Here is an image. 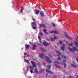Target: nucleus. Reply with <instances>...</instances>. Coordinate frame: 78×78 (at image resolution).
<instances>
[{"label":"nucleus","instance_id":"f257e3e1","mask_svg":"<svg viewBox=\"0 0 78 78\" xmlns=\"http://www.w3.org/2000/svg\"><path fill=\"white\" fill-rule=\"evenodd\" d=\"M39 55L41 59H44H44L48 62L51 63L52 61L51 60L49 57L45 56V54L44 53L40 54Z\"/></svg>","mask_w":78,"mask_h":78},{"label":"nucleus","instance_id":"f03ea898","mask_svg":"<svg viewBox=\"0 0 78 78\" xmlns=\"http://www.w3.org/2000/svg\"><path fill=\"white\" fill-rule=\"evenodd\" d=\"M55 52L57 54V56H58V60H59L60 61H61L62 58L60 57H61L62 58H63V59H66V56L64 55H62L61 54V52H59V51H58L57 50L55 51Z\"/></svg>","mask_w":78,"mask_h":78},{"label":"nucleus","instance_id":"7ed1b4c3","mask_svg":"<svg viewBox=\"0 0 78 78\" xmlns=\"http://www.w3.org/2000/svg\"><path fill=\"white\" fill-rule=\"evenodd\" d=\"M68 48L69 50V51H71L73 53H74V52H75V51L76 50V51H78V49H77V48H76L75 47H73V48H71L69 47H68Z\"/></svg>","mask_w":78,"mask_h":78},{"label":"nucleus","instance_id":"20e7f679","mask_svg":"<svg viewBox=\"0 0 78 78\" xmlns=\"http://www.w3.org/2000/svg\"><path fill=\"white\" fill-rule=\"evenodd\" d=\"M47 68H48V69H46V72L48 73H50V74H53V72L50 71V69L51 68V66L48 65L47 66Z\"/></svg>","mask_w":78,"mask_h":78},{"label":"nucleus","instance_id":"39448f33","mask_svg":"<svg viewBox=\"0 0 78 78\" xmlns=\"http://www.w3.org/2000/svg\"><path fill=\"white\" fill-rule=\"evenodd\" d=\"M35 73H36L37 74H39L42 73V70H40L39 71H38V70L37 69H35Z\"/></svg>","mask_w":78,"mask_h":78},{"label":"nucleus","instance_id":"423d86ee","mask_svg":"<svg viewBox=\"0 0 78 78\" xmlns=\"http://www.w3.org/2000/svg\"><path fill=\"white\" fill-rule=\"evenodd\" d=\"M50 33H54V34H58V31L56 30H52L51 31H50Z\"/></svg>","mask_w":78,"mask_h":78},{"label":"nucleus","instance_id":"0eeeda50","mask_svg":"<svg viewBox=\"0 0 78 78\" xmlns=\"http://www.w3.org/2000/svg\"><path fill=\"white\" fill-rule=\"evenodd\" d=\"M65 36L66 37H67L68 39H69L70 40H72V39H73V38L68 36L67 34L65 35Z\"/></svg>","mask_w":78,"mask_h":78},{"label":"nucleus","instance_id":"6e6552de","mask_svg":"<svg viewBox=\"0 0 78 78\" xmlns=\"http://www.w3.org/2000/svg\"><path fill=\"white\" fill-rule=\"evenodd\" d=\"M30 62L32 63L33 67H36V63L33 62L32 61H31Z\"/></svg>","mask_w":78,"mask_h":78},{"label":"nucleus","instance_id":"1a4fd4ad","mask_svg":"<svg viewBox=\"0 0 78 78\" xmlns=\"http://www.w3.org/2000/svg\"><path fill=\"white\" fill-rule=\"evenodd\" d=\"M50 38L51 41H55V39H58V37H54V38H53L51 37Z\"/></svg>","mask_w":78,"mask_h":78},{"label":"nucleus","instance_id":"9d476101","mask_svg":"<svg viewBox=\"0 0 78 78\" xmlns=\"http://www.w3.org/2000/svg\"><path fill=\"white\" fill-rule=\"evenodd\" d=\"M65 62H66V60H64L63 61V62H61V64L62 65H64V67L65 68H66V63H64Z\"/></svg>","mask_w":78,"mask_h":78},{"label":"nucleus","instance_id":"9b49d317","mask_svg":"<svg viewBox=\"0 0 78 78\" xmlns=\"http://www.w3.org/2000/svg\"><path fill=\"white\" fill-rule=\"evenodd\" d=\"M29 67L30 70V72L31 73H33V69H34V68L30 66Z\"/></svg>","mask_w":78,"mask_h":78},{"label":"nucleus","instance_id":"f8f14e48","mask_svg":"<svg viewBox=\"0 0 78 78\" xmlns=\"http://www.w3.org/2000/svg\"><path fill=\"white\" fill-rule=\"evenodd\" d=\"M40 14L42 17H44V12L42 11H41L40 12Z\"/></svg>","mask_w":78,"mask_h":78},{"label":"nucleus","instance_id":"ddd939ff","mask_svg":"<svg viewBox=\"0 0 78 78\" xmlns=\"http://www.w3.org/2000/svg\"><path fill=\"white\" fill-rule=\"evenodd\" d=\"M43 45H44V46H46L47 47V45H48L49 44V43H47L46 42H43Z\"/></svg>","mask_w":78,"mask_h":78},{"label":"nucleus","instance_id":"4468645a","mask_svg":"<svg viewBox=\"0 0 78 78\" xmlns=\"http://www.w3.org/2000/svg\"><path fill=\"white\" fill-rule=\"evenodd\" d=\"M41 51H43V52H46L47 51V50L44 49L42 48H41Z\"/></svg>","mask_w":78,"mask_h":78},{"label":"nucleus","instance_id":"2eb2a0df","mask_svg":"<svg viewBox=\"0 0 78 78\" xmlns=\"http://www.w3.org/2000/svg\"><path fill=\"white\" fill-rule=\"evenodd\" d=\"M39 25L40 27H43V28H45V26L44 24H40Z\"/></svg>","mask_w":78,"mask_h":78},{"label":"nucleus","instance_id":"dca6fc26","mask_svg":"<svg viewBox=\"0 0 78 78\" xmlns=\"http://www.w3.org/2000/svg\"><path fill=\"white\" fill-rule=\"evenodd\" d=\"M25 47H26V48H27V49H28V48H29V47H31V46L29 45V44H25Z\"/></svg>","mask_w":78,"mask_h":78},{"label":"nucleus","instance_id":"f3484780","mask_svg":"<svg viewBox=\"0 0 78 78\" xmlns=\"http://www.w3.org/2000/svg\"><path fill=\"white\" fill-rule=\"evenodd\" d=\"M35 12L36 15H38V14H39L40 12L39 10H37Z\"/></svg>","mask_w":78,"mask_h":78},{"label":"nucleus","instance_id":"a211bd4d","mask_svg":"<svg viewBox=\"0 0 78 78\" xmlns=\"http://www.w3.org/2000/svg\"><path fill=\"white\" fill-rule=\"evenodd\" d=\"M74 44L76 47H78V43L76 41H74Z\"/></svg>","mask_w":78,"mask_h":78},{"label":"nucleus","instance_id":"6ab92c4d","mask_svg":"<svg viewBox=\"0 0 78 78\" xmlns=\"http://www.w3.org/2000/svg\"><path fill=\"white\" fill-rule=\"evenodd\" d=\"M37 46L36 45H33V47L32 48L33 50H35V48H36V47Z\"/></svg>","mask_w":78,"mask_h":78},{"label":"nucleus","instance_id":"aec40b11","mask_svg":"<svg viewBox=\"0 0 78 78\" xmlns=\"http://www.w3.org/2000/svg\"><path fill=\"white\" fill-rule=\"evenodd\" d=\"M61 49L62 50V51H64V48H65V47L64 46L61 47Z\"/></svg>","mask_w":78,"mask_h":78},{"label":"nucleus","instance_id":"412c9836","mask_svg":"<svg viewBox=\"0 0 78 78\" xmlns=\"http://www.w3.org/2000/svg\"><path fill=\"white\" fill-rule=\"evenodd\" d=\"M38 38L40 42V43H42V42H41V37H40V36H38Z\"/></svg>","mask_w":78,"mask_h":78},{"label":"nucleus","instance_id":"4be33fe9","mask_svg":"<svg viewBox=\"0 0 78 78\" xmlns=\"http://www.w3.org/2000/svg\"><path fill=\"white\" fill-rule=\"evenodd\" d=\"M43 31L44 32V33H45V34H48V33L47 32V30L44 29Z\"/></svg>","mask_w":78,"mask_h":78},{"label":"nucleus","instance_id":"5701e85b","mask_svg":"<svg viewBox=\"0 0 78 78\" xmlns=\"http://www.w3.org/2000/svg\"><path fill=\"white\" fill-rule=\"evenodd\" d=\"M54 63L55 65L57 64H59V62L55 61L54 62Z\"/></svg>","mask_w":78,"mask_h":78},{"label":"nucleus","instance_id":"b1692460","mask_svg":"<svg viewBox=\"0 0 78 78\" xmlns=\"http://www.w3.org/2000/svg\"><path fill=\"white\" fill-rule=\"evenodd\" d=\"M31 24L32 25H36V23L34 22H32L31 23Z\"/></svg>","mask_w":78,"mask_h":78},{"label":"nucleus","instance_id":"393cba45","mask_svg":"<svg viewBox=\"0 0 78 78\" xmlns=\"http://www.w3.org/2000/svg\"><path fill=\"white\" fill-rule=\"evenodd\" d=\"M71 66L73 67H76V66L73 65V64H71Z\"/></svg>","mask_w":78,"mask_h":78},{"label":"nucleus","instance_id":"a878e982","mask_svg":"<svg viewBox=\"0 0 78 78\" xmlns=\"http://www.w3.org/2000/svg\"><path fill=\"white\" fill-rule=\"evenodd\" d=\"M56 68H59V69H61V67H60V66H59V65H56Z\"/></svg>","mask_w":78,"mask_h":78},{"label":"nucleus","instance_id":"bb28decb","mask_svg":"<svg viewBox=\"0 0 78 78\" xmlns=\"http://www.w3.org/2000/svg\"><path fill=\"white\" fill-rule=\"evenodd\" d=\"M32 27L33 29H37V27H34V26L33 25L32 26Z\"/></svg>","mask_w":78,"mask_h":78},{"label":"nucleus","instance_id":"cd10ccee","mask_svg":"<svg viewBox=\"0 0 78 78\" xmlns=\"http://www.w3.org/2000/svg\"><path fill=\"white\" fill-rule=\"evenodd\" d=\"M25 61L26 62H27V63H29V61L28 60H27L26 59L25 60Z\"/></svg>","mask_w":78,"mask_h":78},{"label":"nucleus","instance_id":"c85d7f7f","mask_svg":"<svg viewBox=\"0 0 78 78\" xmlns=\"http://www.w3.org/2000/svg\"><path fill=\"white\" fill-rule=\"evenodd\" d=\"M40 36H43V33H42V32H40Z\"/></svg>","mask_w":78,"mask_h":78},{"label":"nucleus","instance_id":"c756f323","mask_svg":"<svg viewBox=\"0 0 78 78\" xmlns=\"http://www.w3.org/2000/svg\"><path fill=\"white\" fill-rule=\"evenodd\" d=\"M32 20H33L34 21V22H36V20H35V19L33 18H32Z\"/></svg>","mask_w":78,"mask_h":78},{"label":"nucleus","instance_id":"7c9ffc66","mask_svg":"<svg viewBox=\"0 0 78 78\" xmlns=\"http://www.w3.org/2000/svg\"><path fill=\"white\" fill-rule=\"evenodd\" d=\"M58 43H59V44H62V41H60Z\"/></svg>","mask_w":78,"mask_h":78},{"label":"nucleus","instance_id":"2f4dec72","mask_svg":"<svg viewBox=\"0 0 78 78\" xmlns=\"http://www.w3.org/2000/svg\"><path fill=\"white\" fill-rule=\"evenodd\" d=\"M73 44L72 43H71L70 44H69L68 45L69 46H72V45Z\"/></svg>","mask_w":78,"mask_h":78},{"label":"nucleus","instance_id":"473e14b6","mask_svg":"<svg viewBox=\"0 0 78 78\" xmlns=\"http://www.w3.org/2000/svg\"><path fill=\"white\" fill-rule=\"evenodd\" d=\"M43 66H44V67H46V65H45V63H43Z\"/></svg>","mask_w":78,"mask_h":78},{"label":"nucleus","instance_id":"72a5a7b5","mask_svg":"<svg viewBox=\"0 0 78 78\" xmlns=\"http://www.w3.org/2000/svg\"><path fill=\"white\" fill-rule=\"evenodd\" d=\"M68 78H73V76H69L68 77Z\"/></svg>","mask_w":78,"mask_h":78},{"label":"nucleus","instance_id":"f704fd0d","mask_svg":"<svg viewBox=\"0 0 78 78\" xmlns=\"http://www.w3.org/2000/svg\"><path fill=\"white\" fill-rule=\"evenodd\" d=\"M76 41H78V38L77 37L76 38Z\"/></svg>","mask_w":78,"mask_h":78},{"label":"nucleus","instance_id":"c9c22d12","mask_svg":"<svg viewBox=\"0 0 78 78\" xmlns=\"http://www.w3.org/2000/svg\"><path fill=\"white\" fill-rule=\"evenodd\" d=\"M30 55H27V56H26V57H30Z\"/></svg>","mask_w":78,"mask_h":78},{"label":"nucleus","instance_id":"e433bc0d","mask_svg":"<svg viewBox=\"0 0 78 78\" xmlns=\"http://www.w3.org/2000/svg\"><path fill=\"white\" fill-rule=\"evenodd\" d=\"M52 25H53V27H55V24L53 23H52Z\"/></svg>","mask_w":78,"mask_h":78},{"label":"nucleus","instance_id":"4c0bfd02","mask_svg":"<svg viewBox=\"0 0 78 78\" xmlns=\"http://www.w3.org/2000/svg\"><path fill=\"white\" fill-rule=\"evenodd\" d=\"M76 61H77V62H78V57H77V58L76 59Z\"/></svg>","mask_w":78,"mask_h":78},{"label":"nucleus","instance_id":"58836bf2","mask_svg":"<svg viewBox=\"0 0 78 78\" xmlns=\"http://www.w3.org/2000/svg\"><path fill=\"white\" fill-rule=\"evenodd\" d=\"M47 40L48 41H50V39L48 38H47Z\"/></svg>","mask_w":78,"mask_h":78},{"label":"nucleus","instance_id":"ea45409f","mask_svg":"<svg viewBox=\"0 0 78 78\" xmlns=\"http://www.w3.org/2000/svg\"><path fill=\"white\" fill-rule=\"evenodd\" d=\"M49 56H50L51 58V55H50V54H49Z\"/></svg>","mask_w":78,"mask_h":78},{"label":"nucleus","instance_id":"a19ab883","mask_svg":"<svg viewBox=\"0 0 78 78\" xmlns=\"http://www.w3.org/2000/svg\"><path fill=\"white\" fill-rule=\"evenodd\" d=\"M20 12H22V9H21L20 11Z\"/></svg>","mask_w":78,"mask_h":78},{"label":"nucleus","instance_id":"79ce46f5","mask_svg":"<svg viewBox=\"0 0 78 78\" xmlns=\"http://www.w3.org/2000/svg\"><path fill=\"white\" fill-rule=\"evenodd\" d=\"M38 45H41V46H43V45L42 44H39Z\"/></svg>","mask_w":78,"mask_h":78},{"label":"nucleus","instance_id":"37998d69","mask_svg":"<svg viewBox=\"0 0 78 78\" xmlns=\"http://www.w3.org/2000/svg\"><path fill=\"white\" fill-rule=\"evenodd\" d=\"M27 55V53H24V55Z\"/></svg>","mask_w":78,"mask_h":78},{"label":"nucleus","instance_id":"c03bdc74","mask_svg":"<svg viewBox=\"0 0 78 78\" xmlns=\"http://www.w3.org/2000/svg\"><path fill=\"white\" fill-rule=\"evenodd\" d=\"M28 70H29V68H27V71H28Z\"/></svg>","mask_w":78,"mask_h":78},{"label":"nucleus","instance_id":"a18cd8bd","mask_svg":"<svg viewBox=\"0 0 78 78\" xmlns=\"http://www.w3.org/2000/svg\"><path fill=\"white\" fill-rule=\"evenodd\" d=\"M48 75V74H46V77H47Z\"/></svg>","mask_w":78,"mask_h":78},{"label":"nucleus","instance_id":"49530a36","mask_svg":"<svg viewBox=\"0 0 78 78\" xmlns=\"http://www.w3.org/2000/svg\"><path fill=\"white\" fill-rule=\"evenodd\" d=\"M26 57H25V56H24L23 58H25Z\"/></svg>","mask_w":78,"mask_h":78},{"label":"nucleus","instance_id":"de8ad7c7","mask_svg":"<svg viewBox=\"0 0 78 78\" xmlns=\"http://www.w3.org/2000/svg\"><path fill=\"white\" fill-rule=\"evenodd\" d=\"M55 48H57V47H56V46H55Z\"/></svg>","mask_w":78,"mask_h":78},{"label":"nucleus","instance_id":"09e8293b","mask_svg":"<svg viewBox=\"0 0 78 78\" xmlns=\"http://www.w3.org/2000/svg\"><path fill=\"white\" fill-rule=\"evenodd\" d=\"M76 78H78V76H76Z\"/></svg>","mask_w":78,"mask_h":78},{"label":"nucleus","instance_id":"8fccbe9b","mask_svg":"<svg viewBox=\"0 0 78 78\" xmlns=\"http://www.w3.org/2000/svg\"><path fill=\"white\" fill-rule=\"evenodd\" d=\"M30 44H31V42H30Z\"/></svg>","mask_w":78,"mask_h":78},{"label":"nucleus","instance_id":"3c124183","mask_svg":"<svg viewBox=\"0 0 78 78\" xmlns=\"http://www.w3.org/2000/svg\"><path fill=\"white\" fill-rule=\"evenodd\" d=\"M64 34H67V33H66V32H65V33H64Z\"/></svg>","mask_w":78,"mask_h":78},{"label":"nucleus","instance_id":"603ef678","mask_svg":"<svg viewBox=\"0 0 78 78\" xmlns=\"http://www.w3.org/2000/svg\"><path fill=\"white\" fill-rule=\"evenodd\" d=\"M76 36H77V38H78V35H76Z\"/></svg>","mask_w":78,"mask_h":78},{"label":"nucleus","instance_id":"864d4df0","mask_svg":"<svg viewBox=\"0 0 78 78\" xmlns=\"http://www.w3.org/2000/svg\"><path fill=\"white\" fill-rule=\"evenodd\" d=\"M55 3H56V2H55Z\"/></svg>","mask_w":78,"mask_h":78},{"label":"nucleus","instance_id":"5fc2aeb1","mask_svg":"<svg viewBox=\"0 0 78 78\" xmlns=\"http://www.w3.org/2000/svg\"><path fill=\"white\" fill-rule=\"evenodd\" d=\"M39 9H41V8H39Z\"/></svg>","mask_w":78,"mask_h":78},{"label":"nucleus","instance_id":"6e6d98bb","mask_svg":"<svg viewBox=\"0 0 78 78\" xmlns=\"http://www.w3.org/2000/svg\"><path fill=\"white\" fill-rule=\"evenodd\" d=\"M66 42H67V43L68 42L67 41H66Z\"/></svg>","mask_w":78,"mask_h":78},{"label":"nucleus","instance_id":"4d7b16f0","mask_svg":"<svg viewBox=\"0 0 78 78\" xmlns=\"http://www.w3.org/2000/svg\"><path fill=\"white\" fill-rule=\"evenodd\" d=\"M57 45H58V43L57 44Z\"/></svg>","mask_w":78,"mask_h":78},{"label":"nucleus","instance_id":"13d9d810","mask_svg":"<svg viewBox=\"0 0 78 78\" xmlns=\"http://www.w3.org/2000/svg\"><path fill=\"white\" fill-rule=\"evenodd\" d=\"M65 78V77H64V78Z\"/></svg>","mask_w":78,"mask_h":78}]
</instances>
